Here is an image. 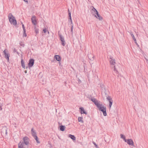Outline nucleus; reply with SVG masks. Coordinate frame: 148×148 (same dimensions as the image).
I'll return each instance as SVG.
<instances>
[{
	"label": "nucleus",
	"instance_id": "1",
	"mask_svg": "<svg viewBox=\"0 0 148 148\" xmlns=\"http://www.w3.org/2000/svg\"><path fill=\"white\" fill-rule=\"evenodd\" d=\"M109 60H110V64L111 65H114V72H115L116 75L118 76L119 77V75L118 74V72L117 70L116 69V68H115V64H116V60H115L113 58V57L110 56L109 57Z\"/></svg>",
	"mask_w": 148,
	"mask_h": 148
},
{
	"label": "nucleus",
	"instance_id": "2",
	"mask_svg": "<svg viewBox=\"0 0 148 148\" xmlns=\"http://www.w3.org/2000/svg\"><path fill=\"white\" fill-rule=\"evenodd\" d=\"M97 107L99 108V110L101 111L103 113V115L104 116H106L107 113L106 112V107L103 106L101 104L99 103L97 106Z\"/></svg>",
	"mask_w": 148,
	"mask_h": 148
},
{
	"label": "nucleus",
	"instance_id": "3",
	"mask_svg": "<svg viewBox=\"0 0 148 148\" xmlns=\"http://www.w3.org/2000/svg\"><path fill=\"white\" fill-rule=\"evenodd\" d=\"M8 18L10 23L14 25L16 24V20L15 19V17L11 14L10 13L8 15Z\"/></svg>",
	"mask_w": 148,
	"mask_h": 148
},
{
	"label": "nucleus",
	"instance_id": "4",
	"mask_svg": "<svg viewBox=\"0 0 148 148\" xmlns=\"http://www.w3.org/2000/svg\"><path fill=\"white\" fill-rule=\"evenodd\" d=\"M92 10L93 12L92 13H94L93 14V15L97 18L99 20H101L102 19V18L100 15V14H98V12L96 9H95L94 7H93V8L92 9Z\"/></svg>",
	"mask_w": 148,
	"mask_h": 148
},
{
	"label": "nucleus",
	"instance_id": "5",
	"mask_svg": "<svg viewBox=\"0 0 148 148\" xmlns=\"http://www.w3.org/2000/svg\"><path fill=\"white\" fill-rule=\"evenodd\" d=\"M23 141L21 143H23L24 144L28 147L29 144L30 139L27 136H25L23 138Z\"/></svg>",
	"mask_w": 148,
	"mask_h": 148
},
{
	"label": "nucleus",
	"instance_id": "6",
	"mask_svg": "<svg viewBox=\"0 0 148 148\" xmlns=\"http://www.w3.org/2000/svg\"><path fill=\"white\" fill-rule=\"evenodd\" d=\"M59 36L60 38V39L61 41V44L63 46H64L65 45L66 42L64 40V37H63L61 34H59Z\"/></svg>",
	"mask_w": 148,
	"mask_h": 148
},
{
	"label": "nucleus",
	"instance_id": "7",
	"mask_svg": "<svg viewBox=\"0 0 148 148\" xmlns=\"http://www.w3.org/2000/svg\"><path fill=\"white\" fill-rule=\"evenodd\" d=\"M7 52L8 51L5 49L4 51L3 52L5 55V58H6L7 60L8 61H9L10 55L7 53Z\"/></svg>",
	"mask_w": 148,
	"mask_h": 148
},
{
	"label": "nucleus",
	"instance_id": "8",
	"mask_svg": "<svg viewBox=\"0 0 148 148\" xmlns=\"http://www.w3.org/2000/svg\"><path fill=\"white\" fill-rule=\"evenodd\" d=\"M18 148H28V147L27 146L23 144V143H21V142L20 141L18 144Z\"/></svg>",
	"mask_w": 148,
	"mask_h": 148
},
{
	"label": "nucleus",
	"instance_id": "9",
	"mask_svg": "<svg viewBox=\"0 0 148 148\" xmlns=\"http://www.w3.org/2000/svg\"><path fill=\"white\" fill-rule=\"evenodd\" d=\"M125 142L127 143L130 145H134L133 141L131 139H126V140H125Z\"/></svg>",
	"mask_w": 148,
	"mask_h": 148
},
{
	"label": "nucleus",
	"instance_id": "10",
	"mask_svg": "<svg viewBox=\"0 0 148 148\" xmlns=\"http://www.w3.org/2000/svg\"><path fill=\"white\" fill-rule=\"evenodd\" d=\"M36 18V16H33L31 18L32 22V24L35 25H36L37 24V21Z\"/></svg>",
	"mask_w": 148,
	"mask_h": 148
},
{
	"label": "nucleus",
	"instance_id": "11",
	"mask_svg": "<svg viewBox=\"0 0 148 148\" xmlns=\"http://www.w3.org/2000/svg\"><path fill=\"white\" fill-rule=\"evenodd\" d=\"M34 63V60L32 59H30L28 63L29 67H32Z\"/></svg>",
	"mask_w": 148,
	"mask_h": 148
},
{
	"label": "nucleus",
	"instance_id": "12",
	"mask_svg": "<svg viewBox=\"0 0 148 148\" xmlns=\"http://www.w3.org/2000/svg\"><path fill=\"white\" fill-rule=\"evenodd\" d=\"M92 101L93 102L96 106H97L99 103L98 101L95 98L89 99Z\"/></svg>",
	"mask_w": 148,
	"mask_h": 148
},
{
	"label": "nucleus",
	"instance_id": "13",
	"mask_svg": "<svg viewBox=\"0 0 148 148\" xmlns=\"http://www.w3.org/2000/svg\"><path fill=\"white\" fill-rule=\"evenodd\" d=\"M54 58L57 61L59 62L61 61V60L60 56L58 55H56L55 56Z\"/></svg>",
	"mask_w": 148,
	"mask_h": 148
},
{
	"label": "nucleus",
	"instance_id": "14",
	"mask_svg": "<svg viewBox=\"0 0 148 148\" xmlns=\"http://www.w3.org/2000/svg\"><path fill=\"white\" fill-rule=\"evenodd\" d=\"M68 15L69 16V21H70L71 22V24H72V22L71 19V12L69 11V9H68Z\"/></svg>",
	"mask_w": 148,
	"mask_h": 148
},
{
	"label": "nucleus",
	"instance_id": "15",
	"mask_svg": "<svg viewBox=\"0 0 148 148\" xmlns=\"http://www.w3.org/2000/svg\"><path fill=\"white\" fill-rule=\"evenodd\" d=\"M31 134L33 137L36 136V132L33 128H32L31 129Z\"/></svg>",
	"mask_w": 148,
	"mask_h": 148
},
{
	"label": "nucleus",
	"instance_id": "16",
	"mask_svg": "<svg viewBox=\"0 0 148 148\" xmlns=\"http://www.w3.org/2000/svg\"><path fill=\"white\" fill-rule=\"evenodd\" d=\"M7 130L6 128H4L2 129V130L1 131V133H4V132L5 133V134L6 135H7Z\"/></svg>",
	"mask_w": 148,
	"mask_h": 148
},
{
	"label": "nucleus",
	"instance_id": "17",
	"mask_svg": "<svg viewBox=\"0 0 148 148\" xmlns=\"http://www.w3.org/2000/svg\"><path fill=\"white\" fill-rule=\"evenodd\" d=\"M88 57L90 60H93L94 59V56L90 54L88 55Z\"/></svg>",
	"mask_w": 148,
	"mask_h": 148
},
{
	"label": "nucleus",
	"instance_id": "18",
	"mask_svg": "<svg viewBox=\"0 0 148 148\" xmlns=\"http://www.w3.org/2000/svg\"><path fill=\"white\" fill-rule=\"evenodd\" d=\"M79 109L80 110L81 113V114H87V112L85 111L84 110V108L82 107H81L79 108Z\"/></svg>",
	"mask_w": 148,
	"mask_h": 148
},
{
	"label": "nucleus",
	"instance_id": "19",
	"mask_svg": "<svg viewBox=\"0 0 148 148\" xmlns=\"http://www.w3.org/2000/svg\"><path fill=\"white\" fill-rule=\"evenodd\" d=\"M69 137L71 139L73 140H75L76 138L75 136L71 134H69Z\"/></svg>",
	"mask_w": 148,
	"mask_h": 148
},
{
	"label": "nucleus",
	"instance_id": "20",
	"mask_svg": "<svg viewBox=\"0 0 148 148\" xmlns=\"http://www.w3.org/2000/svg\"><path fill=\"white\" fill-rule=\"evenodd\" d=\"M60 130L61 131H63L64 130L65 127L64 126L62 125L61 126H60Z\"/></svg>",
	"mask_w": 148,
	"mask_h": 148
},
{
	"label": "nucleus",
	"instance_id": "21",
	"mask_svg": "<svg viewBox=\"0 0 148 148\" xmlns=\"http://www.w3.org/2000/svg\"><path fill=\"white\" fill-rule=\"evenodd\" d=\"M21 66L24 69H25V64L24 62L23 61V59H22L21 61Z\"/></svg>",
	"mask_w": 148,
	"mask_h": 148
},
{
	"label": "nucleus",
	"instance_id": "22",
	"mask_svg": "<svg viewBox=\"0 0 148 148\" xmlns=\"http://www.w3.org/2000/svg\"><path fill=\"white\" fill-rule=\"evenodd\" d=\"M106 99L109 102L110 101H112V99L111 97L110 96H106Z\"/></svg>",
	"mask_w": 148,
	"mask_h": 148
},
{
	"label": "nucleus",
	"instance_id": "23",
	"mask_svg": "<svg viewBox=\"0 0 148 148\" xmlns=\"http://www.w3.org/2000/svg\"><path fill=\"white\" fill-rule=\"evenodd\" d=\"M35 139L36 140V142L38 143H40V142L38 140V139L37 136H35L34 137Z\"/></svg>",
	"mask_w": 148,
	"mask_h": 148
},
{
	"label": "nucleus",
	"instance_id": "24",
	"mask_svg": "<svg viewBox=\"0 0 148 148\" xmlns=\"http://www.w3.org/2000/svg\"><path fill=\"white\" fill-rule=\"evenodd\" d=\"M34 29L35 30V32L36 33V34H37L38 33L39 30L38 29L36 28V26H34Z\"/></svg>",
	"mask_w": 148,
	"mask_h": 148
},
{
	"label": "nucleus",
	"instance_id": "25",
	"mask_svg": "<svg viewBox=\"0 0 148 148\" xmlns=\"http://www.w3.org/2000/svg\"><path fill=\"white\" fill-rule=\"evenodd\" d=\"M82 117H79L78 118V121L79 122H81V123H83V121L82 120Z\"/></svg>",
	"mask_w": 148,
	"mask_h": 148
},
{
	"label": "nucleus",
	"instance_id": "26",
	"mask_svg": "<svg viewBox=\"0 0 148 148\" xmlns=\"http://www.w3.org/2000/svg\"><path fill=\"white\" fill-rule=\"evenodd\" d=\"M121 138H122L123 139V140L125 141V140H126V139H125V136H124L123 134H121L120 135Z\"/></svg>",
	"mask_w": 148,
	"mask_h": 148
},
{
	"label": "nucleus",
	"instance_id": "27",
	"mask_svg": "<svg viewBox=\"0 0 148 148\" xmlns=\"http://www.w3.org/2000/svg\"><path fill=\"white\" fill-rule=\"evenodd\" d=\"M130 33V35L132 36V37L133 39V40H134V41H136V38L134 36V35L131 32Z\"/></svg>",
	"mask_w": 148,
	"mask_h": 148
},
{
	"label": "nucleus",
	"instance_id": "28",
	"mask_svg": "<svg viewBox=\"0 0 148 148\" xmlns=\"http://www.w3.org/2000/svg\"><path fill=\"white\" fill-rule=\"evenodd\" d=\"M109 108H111V106L112 105V104L113 100L112 101H110L109 102Z\"/></svg>",
	"mask_w": 148,
	"mask_h": 148
},
{
	"label": "nucleus",
	"instance_id": "29",
	"mask_svg": "<svg viewBox=\"0 0 148 148\" xmlns=\"http://www.w3.org/2000/svg\"><path fill=\"white\" fill-rule=\"evenodd\" d=\"M71 34H73V25H71Z\"/></svg>",
	"mask_w": 148,
	"mask_h": 148
},
{
	"label": "nucleus",
	"instance_id": "30",
	"mask_svg": "<svg viewBox=\"0 0 148 148\" xmlns=\"http://www.w3.org/2000/svg\"><path fill=\"white\" fill-rule=\"evenodd\" d=\"M23 36L26 37L27 36V35L26 33V30L24 31H23Z\"/></svg>",
	"mask_w": 148,
	"mask_h": 148
},
{
	"label": "nucleus",
	"instance_id": "31",
	"mask_svg": "<svg viewBox=\"0 0 148 148\" xmlns=\"http://www.w3.org/2000/svg\"><path fill=\"white\" fill-rule=\"evenodd\" d=\"M92 143L95 146V147L96 148H98V146L97 145L96 143L94 142H93V141L92 142Z\"/></svg>",
	"mask_w": 148,
	"mask_h": 148
},
{
	"label": "nucleus",
	"instance_id": "32",
	"mask_svg": "<svg viewBox=\"0 0 148 148\" xmlns=\"http://www.w3.org/2000/svg\"><path fill=\"white\" fill-rule=\"evenodd\" d=\"M21 23L22 24V28H23V31H25V30H25L24 25L22 23Z\"/></svg>",
	"mask_w": 148,
	"mask_h": 148
},
{
	"label": "nucleus",
	"instance_id": "33",
	"mask_svg": "<svg viewBox=\"0 0 148 148\" xmlns=\"http://www.w3.org/2000/svg\"><path fill=\"white\" fill-rule=\"evenodd\" d=\"M43 31L45 33L47 32V29L46 28H45L43 29Z\"/></svg>",
	"mask_w": 148,
	"mask_h": 148
},
{
	"label": "nucleus",
	"instance_id": "34",
	"mask_svg": "<svg viewBox=\"0 0 148 148\" xmlns=\"http://www.w3.org/2000/svg\"><path fill=\"white\" fill-rule=\"evenodd\" d=\"M20 45L23 47H24L25 45L24 44H22L21 42L20 43Z\"/></svg>",
	"mask_w": 148,
	"mask_h": 148
},
{
	"label": "nucleus",
	"instance_id": "35",
	"mask_svg": "<svg viewBox=\"0 0 148 148\" xmlns=\"http://www.w3.org/2000/svg\"><path fill=\"white\" fill-rule=\"evenodd\" d=\"M13 51L14 52H16L17 51V50L15 48H14L13 50Z\"/></svg>",
	"mask_w": 148,
	"mask_h": 148
},
{
	"label": "nucleus",
	"instance_id": "36",
	"mask_svg": "<svg viewBox=\"0 0 148 148\" xmlns=\"http://www.w3.org/2000/svg\"><path fill=\"white\" fill-rule=\"evenodd\" d=\"M25 2H28V0H23Z\"/></svg>",
	"mask_w": 148,
	"mask_h": 148
},
{
	"label": "nucleus",
	"instance_id": "37",
	"mask_svg": "<svg viewBox=\"0 0 148 148\" xmlns=\"http://www.w3.org/2000/svg\"><path fill=\"white\" fill-rule=\"evenodd\" d=\"M134 41L135 42V43L137 45V44H137V42H136V41Z\"/></svg>",
	"mask_w": 148,
	"mask_h": 148
},
{
	"label": "nucleus",
	"instance_id": "38",
	"mask_svg": "<svg viewBox=\"0 0 148 148\" xmlns=\"http://www.w3.org/2000/svg\"><path fill=\"white\" fill-rule=\"evenodd\" d=\"M2 109V108L1 106H0V110H1Z\"/></svg>",
	"mask_w": 148,
	"mask_h": 148
},
{
	"label": "nucleus",
	"instance_id": "39",
	"mask_svg": "<svg viewBox=\"0 0 148 148\" xmlns=\"http://www.w3.org/2000/svg\"><path fill=\"white\" fill-rule=\"evenodd\" d=\"M16 53H17L19 55V53H18L17 51L16 52Z\"/></svg>",
	"mask_w": 148,
	"mask_h": 148
},
{
	"label": "nucleus",
	"instance_id": "40",
	"mask_svg": "<svg viewBox=\"0 0 148 148\" xmlns=\"http://www.w3.org/2000/svg\"><path fill=\"white\" fill-rule=\"evenodd\" d=\"M25 73H27V71H25Z\"/></svg>",
	"mask_w": 148,
	"mask_h": 148
},
{
	"label": "nucleus",
	"instance_id": "41",
	"mask_svg": "<svg viewBox=\"0 0 148 148\" xmlns=\"http://www.w3.org/2000/svg\"><path fill=\"white\" fill-rule=\"evenodd\" d=\"M59 65H60V62H59Z\"/></svg>",
	"mask_w": 148,
	"mask_h": 148
},
{
	"label": "nucleus",
	"instance_id": "42",
	"mask_svg": "<svg viewBox=\"0 0 148 148\" xmlns=\"http://www.w3.org/2000/svg\"><path fill=\"white\" fill-rule=\"evenodd\" d=\"M48 34H49V32H48Z\"/></svg>",
	"mask_w": 148,
	"mask_h": 148
}]
</instances>
